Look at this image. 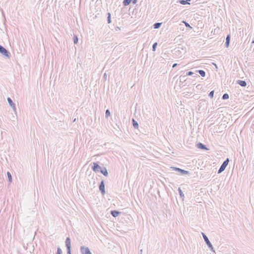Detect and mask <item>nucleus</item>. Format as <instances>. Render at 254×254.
I'll return each instance as SVG.
<instances>
[{
    "mask_svg": "<svg viewBox=\"0 0 254 254\" xmlns=\"http://www.w3.org/2000/svg\"><path fill=\"white\" fill-rule=\"evenodd\" d=\"M157 46V42H155V43H154L153 44V46H152V51H155Z\"/></svg>",
    "mask_w": 254,
    "mask_h": 254,
    "instance_id": "nucleus-27",
    "label": "nucleus"
},
{
    "mask_svg": "<svg viewBox=\"0 0 254 254\" xmlns=\"http://www.w3.org/2000/svg\"><path fill=\"white\" fill-rule=\"evenodd\" d=\"M186 76L185 75V76H180V81H181L182 80H184V81H185L186 79H185V77Z\"/></svg>",
    "mask_w": 254,
    "mask_h": 254,
    "instance_id": "nucleus-30",
    "label": "nucleus"
},
{
    "mask_svg": "<svg viewBox=\"0 0 254 254\" xmlns=\"http://www.w3.org/2000/svg\"><path fill=\"white\" fill-rule=\"evenodd\" d=\"M193 74V72L192 71H189L186 73V76H190L192 75Z\"/></svg>",
    "mask_w": 254,
    "mask_h": 254,
    "instance_id": "nucleus-29",
    "label": "nucleus"
},
{
    "mask_svg": "<svg viewBox=\"0 0 254 254\" xmlns=\"http://www.w3.org/2000/svg\"><path fill=\"white\" fill-rule=\"evenodd\" d=\"M175 18H176V16H174L172 18V20H176V19Z\"/></svg>",
    "mask_w": 254,
    "mask_h": 254,
    "instance_id": "nucleus-34",
    "label": "nucleus"
},
{
    "mask_svg": "<svg viewBox=\"0 0 254 254\" xmlns=\"http://www.w3.org/2000/svg\"><path fill=\"white\" fill-rule=\"evenodd\" d=\"M229 95L227 93H225L223 95L222 98L223 100H226V99H228L229 98Z\"/></svg>",
    "mask_w": 254,
    "mask_h": 254,
    "instance_id": "nucleus-23",
    "label": "nucleus"
},
{
    "mask_svg": "<svg viewBox=\"0 0 254 254\" xmlns=\"http://www.w3.org/2000/svg\"><path fill=\"white\" fill-rule=\"evenodd\" d=\"M201 234H202V235L203 236V238L204 239V240L205 243L206 244V245H207L208 248L209 249H210V250L212 252H214L215 251L214 250L213 246L211 244V243H210V242L209 241V240L208 237H207V236L204 233H202V232L201 233Z\"/></svg>",
    "mask_w": 254,
    "mask_h": 254,
    "instance_id": "nucleus-1",
    "label": "nucleus"
},
{
    "mask_svg": "<svg viewBox=\"0 0 254 254\" xmlns=\"http://www.w3.org/2000/svg\"><path fill=\"white\" fill-rule=\"evenodd\" d=\"M237 83L242 87H245L247 86V82L244 80H238Z\"/></svg>",
    "mask_w": 254,
    "mask_h": 254,
    "instance_id": "nucleus-11",
    "label": "nucleus"
},
{
    "mask_svg": "<svg viewBox=\"0 0 254 254\" xmlns=\"http://www.w3.org/2000/svg\"><path fill=\"white\" fill-rule=\"evenodd\" d=\"M230 35H228L226 38V42L225 43L226 47L228 48L230 44Z\"/></svg>",
    "mask_w": 254,
    "mask_h": 254,
    "instance_id": "nucleus-12",
    "label": "nucleus"
},
{
    "mask_svg": "<svg viewBox=\"0 0 254 254\" xmlns=\"http://www.w3.org/2000/svg\"><path fill=\"white\" fill-rule=\"evenodd\" d=\"M178 191L179 192V194L180 196L183 199V197H184V194L182 190L179 188L178 189Z\"/></svg>",
    "mask_w": 254,
    "mask_h": 254,
    "instance_id": "nucleus-22",
    "label": "nucleus"
},
{
    "mask_svg": "<svg viewBox=\"0 0 254 254\" xmlns=\"http://www.w3.org/2000/svg\"><path fill=\"white\" fill-rule=\"evenodd\" d=\"M78 41V37L76 35H74L73 36V42L74 44H77Z\"/></svg>",
    "mask_w": 254,
    "mask_h": 254,
    "instance_id": "nucleus-21",
    "label": "nucleus"
},
{
    "mask_svg": "<svg viewBox=\"0 0 254 254\" xmlns=\"http://www.w3.org/2000/svg\"><path fill=\"white\" fill-rule=\"evenodd\" d=\"M188 1H190L191 0H186Z\"/></svg>",
    "mask_w": 254,
    "mask_h": 254,
    "instance_id": "nucleus-39",
    "label": "nucleus"
},
{
    "mask_svg": "<svg viewBox=\"0 0 254 254\" xmlns=\"http://www.w3.org/2000/svg\"><path fill=\"white\" fill-rule=\"evenodd\" d=\"M100 172L105 176H107L108 175L107 170L105 167H104L102 169L101 168Z\"/></svg>",
    "mask_w": 254,
    "mask_h": 254,
    "instance_id": "nucleus-13",
    "label": "nucleus"
},
{
    "mask_svg": "<svg viewBox=\"0 0 254 254\" xmlns=\"http://www.w3.org/2000/svg\"><path fill=\"white\" fill-rule=\"evenodd\" d=\"M172 169L174 171H178L180 172L182 175H189L190 174L189 171L182 169L179 168L177 167H172Z\"/></svg>",
    "mask_w": 254,
    "mask_h": 254,
    "instance_id": "nucleus-5",
    "label": "nucleus"
},
{
    "mask_svg": "<svg viewBox=\"0 0 254 254\" xmlns=\"http://www.w3.org/2000/svg\"><path fill=\"white\" fill-rule=\"evenodd\" d=\"M120 213V212L116 210H112L111 211V215L114 217H117Z\"/></svg>",
    "mask_w": 254,
    "mask_h": 254,
    "instance_id": "nucleus-14",
    "label": "nucleus"
},
{
    "mask_svg": "<svg viewBox=\"0 0 254 254\" xmlns=\"http://www.w3.org/2000/svg\"><path fill=\"white\" fill-rule=\"evenodd\" d=\"M132 122L133 126L135 128H137L138 127V123L134 119H132Z\"/></svg>",
    "mask_w": 254,
    "mask_h": 254,
    "instance_id": "nucleus-16",
    "label": "nucleus"
},
{
    "mask_svg": "<svg viewBox=\"0 0 254 254\" xmlns=\"http://www.w3.org/2000/svg\"><path fill=\"white\" fill-rule=\"evenodd\" d=\"M162 23L157 22L153 24V28L154 29H158L160 27Z\"/></svg>",
    "mask_w": 254,
    "mask_h": 254,
    "instance_id": "nucleus-18",
    "label": "nucleus"
},
{
    "mask_svg": "<svg viewBox=\"0 0 254 254\" xmlns=\"http://www.w3.org/2000/svg\"><path fill=\"white\" fill-rule=\"evenodd\" d=\"M65 243L67 249V254H71V241L69 237L66 238Z\"/></svg>",
    "mask_w": 254,
    "mask_h": 254,
    "instance_id": "nucleus-4",
    "label": "nucleus"
},
{
    "mask_svg": "<svg viewBox=\"0 0 254 254\" xmlns=\"http://www.w3.org/2000/svg\"><path fill=\"white\" fill-rule=\"evenodd\" d=\"M177 64H174L173 65V67L174 68L176 66H177Z\"/></svg>",
    "mask_w": 254,
    "mask_h": 254,
    "instance_id": "nucleus-33",
    "label": "nucleus"
},
{
    "mask_svg": "<svg viewBox=\"0 0 254 254\" xmlns=\"http://www.w3.org/2000/svg\"><path fill=\"white\" fill-rule=\"evenodd\" d=\"M229 162V158H227L222 163V164L221 165L220 167L219 168L218 171V174H220L223 171H224L226 167L227 166L228 163Z\"/></svg>",
    "mask_w": 254,
    "mask_h": 254,
    "instance_id": "nucleus-2",
    "label": "nucleus"
},
{
    "mask_svg": "<svg viewBox=\"0 0 254 254\" xmlns=\"http://www.w3.org/2000/svg\"><path fill=\"white\" fill-rule=\"evenodd\" d=\"M105 76H106V74L104 73V77H105Z\"/></svg>",
    "mask_w": 254,
    "mask_h": 254,
    "instance_id": "nucleus-38",
    "label": "nucleus"
},
{
    "mask_svg": "<svg viewBox=\"0 0 254 254\" xmlns=\"http://www.w3.org/2000/svg\"><path fill=\"white\" fill-rule=\"evenodd\" d=\"M110 112L109 111V110L107 109L106 111V113H105V117L106 118H108L109 116H110Z\"/></svg>",
    "mask_w": 254,
    "mask_h": 254,
    "instance_id": "nucleus-25",
    "label": "nucleus"
},
{
    "mask_svg": "<svg viewBox=\"0 0 254 254\" xmlns=\"http://www.w3.org/2000/svg\"><path fill=\"white\" fill-rule=\"evenodd\" d=\"M7 176L8 177L9 182L11 183L12 181V176L11 175V174L9 172H7Z\"/></svg>",
    "mask_w": 254,
    "mask_h": 254,
    "instance_id": "nucleus-20",
    "label": "nucleus"
},
{
    "mask_svg": "<svg viewBox=\"0 0 254 254\" xmlns=\"http://www.w3.org/2000/svg\"><path fill=\"white\" fill-rule=\"evenodd\" d=\"M252 44H254V40L252 41Z\"/></svg>",
    "mask_w": 254,
    "mask_h": 254,
    "instance_id": "nucleus-37",
    "label": "nucleus"
},
{
    "mask_svg": "<svg viewBox=\"0 0 254 254\" xmlns=\"http://www.w3.org/2000/svg\"><path fill=\"white\" fill-rule=\"evenodd\" d=\"M183 23H184L186 26V27H188V28H192V27L190 26V25L187 22H186L185 21H183Z\"/></svg>",
    "mask_w": 254,
    "mask_h": 254,
    "instance_id": "nucleus-26",
    "label": "nucleus"
},
{
    "mask_svg": "<svg viewBox=\"0 0 254 254\" xmlns=\"http://www.w3.org/2000/svg\"><path fill=\"white\" fill-rule=\"evenodd\" d=\"M0 53L5 57L9 58L10 56V53L3 47L0 45Z\"/></svg>",
    "mask_w": 254,
    "mask_h": 254,
    "instance_id": "nucleus-3",
    "label": "nucleus"
},
{
    "mask_svg": "<svg viewBox=\"0 0 254 254\" xmlns=\"http://www.w3.org/2000/svg\"><path fill=\"white\" fill-rule=\"evenodd\" d=\"M197 147L199 149H203V150H208V148L205 145L199 142L196 145Z\"/></svg>",
    "mask_w": 254,
    "mask_h": 254,
    "instance_id": "nucleus-10",
    "label": "nucleus"
},
{
    "mask_svg": "<svg viewBox=\"0 0 254 254\" xmlns=\"http://www.w3.org/2000/svg\"><path fill=\"white\" fill-rule=\"evenodd\" d=\"M177 2L180 3V4H183V5H185V4L189 3L188 2V1H187L186 0H179L177 1Z\"/></svg>",
    "mask_w": 254,
    "mask_h": 254,
    "instance_id": "nucleus-17",
    "label": "nucleus"
},
{
    "mask_svg": "<svg viewBox=\"0 0 254 254\" xmlns=\"http://www.w3.org/2000/svg\"><path fill=\"white\" fill-rule=\"evenodd\" d=\"M99 190L101 192V193L104 194L105 193V184L103 180H102L99 185Z\"/></svg>",
    "mask_w": 254,
    "mask_h": 254,
    "instance_id": "nucleus-7",
    "label": "nucleus"
},
{
    "mask_svg": "<svg viewBox=\"0 0 254 254\" xmlns=\"http://www.w3.org/2000/svg\"><path fill=\"white\" fill-rule=\"evenodd\" d=\"M131 0H124V1H123V4L125 6L128 5H129L130 3Z\"/></svg>",
    "mask_w": 254,
    "mask_h": 254,
    "instance_id": "nucleus-19",
    "label": "nucleus"
},
{
    "mask_svg": "<svg viewBox=\"0 0 254 254\" xmlns=\"http://www.w3.org/2000/svg\"><path fill=\"white\" fill-rule=\"evenodd\" d=\"M140 254H142V250H141L140 251Z\"/></svg>",
    "mask_w": 254,
    "mask_h": 254,
    "instance_id": "nucleus-36",
    "label": "nucleus"
},
{
    "mask_svg": "<svg viewBox=\"0 0 254 254\" xmlns=\"http://www.w3.org/2000/svg\"><path fill=\"white\" fill-rule=\"evenodd\" d=\"M107 21L108 23H111V14L110 13H108Z\"/></svg>",
    "mask_w": 254,
    "mask_h": 254,
    "instance_id": "nucleus-24",
    "label": "nucleus"
},
{
    "mask_svg": "<svg viewBox=\"0 0 254 254\" xmlns=\"http://www.w3.org/2000/svg\"><path fill=\"white\" fill-rule=\"evenodd\" d=\"M132 0V3L133 4H135L137 1V0Z\"/></svg>",
    "mask_w": 254,
    "mask_h": 254,
    "instance_id": "nucleus-32",
    "label": "nucleus"
},
{
    "mask_svg": "<svg viewBox=\"0 0 254 254\" xmlns=\"http://www.w3.org/2000/svg\"><path fill=\"white\" fill-rule=\"evenodd\" d=\"M80 252L82 254H92L89 249L85 246L80 247Z\"/></svg>",
    "mask_w": 254,
    "mask_h": 254,
    "instance_id": "nucleus-6",
    "label": "nucleus"
},
{
    "mask_svg": "<svg viewBox=\"0 0 254 254\" xmlns=\"http://www.w3.org/2000/svg\"><path fill=\"white\" fill-rule=\"evenodd\" d=\"M92 170L95 172H97L99 171V169H101V167L98 165V164L96 162L93 163V165L92 167Z\"/></svg>",
    "mask_w": 254,
    "mask_h": 254,
    "instance_id": "nucleus-8",
    "label": "nucleus"
},
{
    "mask_svg": "<svg viewBox=\"0 0 254 254\" xmlns=\"http://www.w3.org/2000/svg\"><path fill=\"white\" fill-rule=\"evenodd\" d=\"M7 100V101H8L10 106L12 108L13 110L15 112L16 111V107H15L14 103L13 102L11 99L9 97H8Z\"/></svg>",
    "mask_w": 254,
    "mask_h": 254,
    "instance_id": "nucleus-9",
    "label": "nucleus"
},
{
    "mask_svg": "<svg viewBox=\"0 0 254 254\" xmlns=\"http://www.w3.org/2000/svg\"><path fill=\"white\" fill-rule=\"evenodd\" d=\"M57 254H62V251L60 248H58Z\"/></svg>",
    "mask_w": 254,
    "mask_h": 254,
    "instance_id": "nucleus-31",
    "label": "nucleus"
},
{
    "mask_svg": "<svg viewBox=\"0 0 254 254\" xmlns=\"http://www.w3.org/2000/svg\"><path fill=\"white\" fill-rule=\"evenodd\" d=\"M196 72L199 73L200 75L202 77L205 76L206 73L205 71L203 70H196Z\"/></svg>",
    "mask_w": 254,
    "mask_h": 254,
    "instance_id": "nucleus-15",
    "label": "nucleus"
},
{
    "mask_svg": "<svg viewBox=\"0 0 254 254\" xmlns=\"http://www.w3.org/2000/svg\"><path fill=\"white\" fill-rule=\"evenodd\" d=\"M216 30H217V29H214V33L216 32Z\"/></svg>",
    "mask_w": 254,
    "mask_h": 254,
    "instance_id": "nucleus-35",
    "label": "nucleus"
},
{
    "mask_svg": "<svg viewBox=\"0 0 254 254\" xmlns=\"http://www.w3.org/2000/svg\"><path fill=\"white\" fill-rule=\"evenodd\" d=\"M214 90H212V91H210L209 94V95H208V96L210 98H212L213 97V96H214Z\"/></svg>",
    "mask_w": 254,
    "mask_h": 254,
    "instance_id": "nucleus-28",
    "label": "nucleus"
}]
</instances>
